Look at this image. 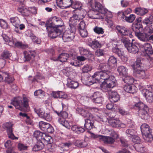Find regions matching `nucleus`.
Here are the masks:
<instances>
[{
  "instance_id": "obj_19",
  "label": "nucleus",
  "mask_w": 153,
  "mask_h": 153,
  "mask_svg": "<svg viewBox=\"0 0 153 153\" xmlns=\"http://www.w3.org/2000/svg\"><path fill=\"white\" fill-rule=\"evenodd\" d=\"M92 10L102 14L105 13V8L103 7L100 3H96L94 6L92 7Z\"/></svg>"
},
{
  "instance_id": "obj_55",
  "label": "nucleus",
  "mask_w": 153,
  "mask_h": 153,
  "mask_svg": "<svg viewBox=\"0 0 153 153\" xmlns=\"http://www.w3.org/2000/svg\"><path fill=\"white\" fill-rule=\"evenodd\" d=\"M48 123L42 121L39 123V126L40 129L44 131L46 127H48Z\"/></svg>"
},
{
  "instance_id": "obj_17",
  "label": "nucleus",
  "mask_w": 153,
  "mask_h": 153,
  "mask_svg": "<svg viewBox=\"0 0 153 153\" xmlns=\"http://www.w3.org/2000/svg\"><path fill=\"white\" fill-rule=\"evenodd\" d=\"M10 22L15 27V30L17 33L19 32V30H17L19 27V25L20 23L19 19L17 17H12L10 19Z\"/></svg>"
},
{
  "instance_id": "obj_61",
  "label": "nucleus",
  "mask_w": 153,
  "mask_h": 153,
  "mask_svg": "<svg viewBox=\"0 0 153 153\" xmlns=\"http://www.w3.org/2000/svg\"><path fill=\"white\" fill-rule=\"evenodd\" d=\"M7 132L9 138L12 140L17 139H18L17 137L15 136L14 134L13 133V130H10V131Z\"/></svg>"
},
{
  "instance_id": "obj_7",
  "label": "nucleus",
  "mask_w": 153,
  "mask_h": 153,
  "mask_svg": "<svg viewBox=\"0 0 153 153\" xmlns=\"http://www.w3.org/2000/svg\"><path fill=\"white\" fill-rule=\"evenodd\" d=\"M72 0H56L57 6L62 8H67L72 5Z\"/></svg>"
},
{
  "instance_id": "obj_2",
  "label": "nucleus",
  "mask_w": 153,
  "mask_h": 153,
  "mask_svg": "<svg viewBox=\"0 0 153 153\" xmlns=\"http://www.w3.org/2000/svg\"><path fill=\"white\" fill-rule=\"evenodd\" d=\"M54 112L60 117L58 119V122L65 127L68 129L71 128L73 131L78 134L83 133L85 131L84 128L76 125H72L71 123L68 122L65 120L68 115L66 112L62 110H55Z\"/></svg>"
},
{
  "instance_id": "obj_42",
  "label": "nucleus",
  "mask_w": 153,
  "mask_h": 153,
  "mask_svg": "<svg viewBox=\"0 0 153 153\" xmlns=\"http://www.w3.org/2000/svg\"><path fill=\"white\" fill-rule=\"evenodd\" d=\"M45 133L40 131H36L34 132V136L36 139L38 141L39 140H42L43 136Z\"/></svg>"
},
{
  "instance_id": "obj_62",
  "label": "nucleus",
  "mask_w": 153,
  "mask_h": 153,
  "mask_svg": "<svg viewBox=\"0 0 153 153\" xmlns=\"http://www.w3.org/2000/svg\"><path fill=\"white\" fill-rule=\"evenodd\" d=\"M12 143L10 140H7L4 143V146L5 147L7 148L8 149H10L12 147Z\"/></svg>"
},
{
  "instance_id": "obj_28",
  "label": "nucleus",
  "mask_w": 153,
  "mask_h": 153,
  "mask_svg": "<svg viewBox=\"0 0 153 153\" xmlns=\"http://www.w3.org/2000/svg\"><path fill=\"white\" fill-rule=\"evenodd\" d=\"M144 95L147 101L149 103L152 102L153 100V95L152 92L147 89L144 90Z\"/></svg>"
},
{
  "instance_id": "obj_23",
  "label": "nucleus",
  "mask_w": 153,
  "mask_h": 153,
  "mask_svg": "<svg viewBox=\"0 0 153 153\" xmlns=\"http://www.w3.org/2000/svg\"><path fill=\"white\" fill-rule=\"evenodd\" d=\"M45 146L44 144L41 140L38 141L33 148V150L35 152L39 151L42 149Z\"/></svg>"
},
{
  "instance_id": "obj_58",
  "label": "nucleus",
  "mask_w": 153,
  "mask_h": 153,
  "mask_svg": "<svg viewBox=\"0 0 153 153\" xmlns=\"http://www.w3.org/2000/svg\"><path fill=\"white\" fill-rule=\"evenodd\" d=\"M105 13H102V14L103 15V17L105 18H111L112 16V15L111 12L108 11L105 8Z\"/></svg>"
},
{
  "instance_id": "obj_22",
  "label": "nucleus",
  "mask_w": 153,
  "mask_h": 153,
  "mask_svg": "<svg viewBox=\"0 0 153 153\" xmlns=\"http://www.w3.org/2000/svg\"><path fill=\"white\" fill-rule=\"evenodd\" d=\"M69 57V55L66 53H62L60 54L56 59L53 60L54 61H59L62 62H66Z\"/></svg>"
},
{
  "instance_id": "obj_13",
  "label": "nucleus",
  "mask_w": 153,
  "mask_h": 153,
  "mask_svg": "<svg viewBox=\"0 0 153 153\" xmlns=\"http://www.w3.org/2000/svg\"><path fill=\"white\" fill-rule=\"evenodd\" d=\"M108 95L109 100L111 102H117L120 100V96L115 91H110Z\"/></svg>"
},
{
  "instance_id": "obj_59",
  "label": "nucleus",
  "mask_w": 153,
  "mask_h": 153,
  "mask_svg": "<svg viewBox=\"0 0 153 153\" xmlns=\"http://www.w3.org/2000/svg\"><path fill=\"white\" fill-rule=\"evenodd\" d=\"M91 70V67L88 65H85L82 69V71L84 73H87L88 71H90Z\"/></svg>"
},
{
  "instance_id": "obj_6",
  "label": "nucleus",
  "mask_w": 153,
  "mask_h": 153,
  "mask_svg": "<svg viewBox=\"0 0 153 153\" xmlns=\"http://www.w3.org/2000/svg\"><path fill=\"white\" fill-rule=\"evenodd\" d=\"M134 106L138 109L139 115L142 119L147 120L149 116L148 114L149 108L148 106L141 102H139L134 105Z\"/></svg>"
},
{
  "instance_id": "obj_25",
  "label": "nucleus",
  "mask_w": 153,
  "mask_h": 153,
  "mask_svg": "<svg viewBox=\"0 0 153 153\" xmlns=\"http://www.w3.org/2000/svg\"><path fill=\"white\" fill-rule=\"evenodd\" d=\"M14 45L17 48L22 49H25L28 47L27 44H23L20 42H15L14 40H13L10 43V45L13 46Z\"/></svg>"
},
{
  "instance_id": "obj_18",
  "label": "nucleus",
  "mask_w": 153,
  "mask_h": 153,
  "mask_svg": "<svg viewBox=\"0 0 153 153\" xmlns=\"http://www.w3.org/2000/svg\"><path fill=\"white\" fill-rule=\"evenodd\" d=\"M74 35L70 33L68 31H66L63 33L62 38L64 42H70L74 38Z\"/></svg>"
},
{
  "instance_id": "obj_29",
  "label": "nucleus",
  "mask_w": 153,
  "mask_h": 153,
  "mask_svg": "<svg viewBox=\"0 0 153 153\" xmlns=\"http://www.w3.org/2000/svg\"><path fill=\"white\" fill-rule=\"evenodd\" d=\"M127 49L128 52L134 54L137 53L139 51V49L138 47L132 43L130 46L128 47Z\"/></svg>"
},
{
  "instance_id": "obj_30",
  "label": "nucleus",
  "mask_w": 153,
  "mask_h": 153,
  "mask_svg": "<svg viewBox=\"0 0 153 153\" xmlns=\"http://www.w3.org/2000/svg\"><path fill=\"white\" fill-rule=\"evenodd\" d=\"M142 23L147 26H152L153 24V15L145 18L143 20Z\"/></svg>"
},
{
  "instance_id": "obj_46",
  "label": "nucleus",
  "mask_w": 153,
  "mask_h": 153,
  "mask_svg": "<svg viewBox=\"0 0 153 153\" xmlns=\"http://www.w3.org/2000/svg\"><path fill=\"white\" fill-rule=\"evenodd\" d=\"M121 41L123 43L125 47L126 48L132 43L128 39L125 37L122 38Z\"/></svg>"
},
{
  "instance_id": "obj_38",
  "label": "nucleus",
  "mask_w": 153,
  "mask_h": 153,
  "mask_svg": "<svg viewBox=\"0 0 153 153\" xmlns=\"http://www.w3.org/2000/svg\"><path fill=\"white\" fill-rule=\"evenodd\" d=\"M100 71V74H101V77L102 80H103L104 81H102V82H105L109 78V76H111L110 75L111 74V73H108V72H104L103 71Z\"/></svg>"
},
{
  "instance_id": "obj_44",
  "label": "nucleus",
  "mask_w": 153,
  "mask_h": 153,
  "mask_svg": "<svg viewBox=\"0 0 153 153\" xmlns=\"http://www.w3.org/2000/svg\"><path fill=\"white\" fill-rule=\"evenodd\" d=\"M82 5L81 2L78 1L72 2V5H71L72 7L74 9L79 10H80Z\"/></svg>"
},
{
  "instance_id": "obj_60",
  "label": "nucleus",
  "mask_w": 153,
  "mask_h": 153,
  "mask_svg": "<svg viewBox=\"0 0 153 153\" xmlns=\"http://www.w3.org/2000/svg\"><path fill=\"white\" fill-rule=\"evenodd\" d=\"M143 128V130H141V131L142 134L143 135H146L149 134L151 133L152 130L150 128V127L148 128H146V129Z\"/></svg>"
},
{
  "instance_id": "obj_24",
  "label": "nucleus",
  "mask_w": 153,
  "mask_h": 153,
  "mask_svg": "<svg viewBox=\"0 0 153 153\" xmlns=\"http://www.w3.org/2000/svg\"><path fill=\"white\" fill-rule=\"evenodd\" d=\"M3 75L4 77V82L8 84H10L13 83L14 80V79L13 77L10 75L7 72L3 73Z\"/></svg>"
},
{
  "instance_id": "obj_12",
  "label": "nucleus",
  "mask_w": 153,
  "mask_h": 153,
  "mask_svg": "<svg viewBox=\"0 0 153 153\" xmlns=\"http://www.w3.org/2000/svg\"><path fill=\"white\" fill-rule=\"evenodd\" d=\"M105 83V86L108 89L115 87L117 83V82L114 76H111L106 81Z\"/></svg>"
},
{
  "instance_id": "obj_57",
  "label": "nucleus",
  "mask_w": 153,
  "mask_h": 153,
  "mask_svg": "<svg viewBox=\"0 0 153 153\" xmlns=\"http://www.w3.org/2000/svg\"><path fill=\"white\" fill-rule=\"evenodd\" d=\"M4 125L7 129V132L10 131V130H12L13 124L11 122L6 123Z\"/></svg>"
},
{
  "instance_id": "obj_50",
  "label": "nucleus",
  "mask_w": 153,
  "mask_h": 153,
  "mask_svg": "<svg viewBox=\"0 0 153 153\" xmlns=\"http://www.w3.org/2000/svg\"><path fill=\"white\" fill-rule=\"evenodd\" d=\"M95 55L98 57L104 56L105 54V51L103 49H98L96 50L95 52Z\"/></svg>"
},
{
  "instance_id": "obj_43",
  "label": "nucleus",
  "mask_w": 153,
  "mask_h": 153,
  "mask_svg": "<svg viewBox=\"0 0 153 153\" xmlns=\"http://www.w3.org/2000/svg\"><path fill=\"white\" fill-rule=\"evenodd\" d=\"M17 10L23 16H26L28 15V10L27 9L24 7L21 6L19 7Z\"/></svg>"
},
{
  "instance_id": "obj_47",
  "label": "nucleus",
  "mask_w": 153,
  "mask_h": 153,
  "mask_svg": "<svg viewBox=\"0 0 153 153\" xmlns=\"http://www.w3.org/2000/svg\"><path fill=\"white\" fill-rule=\"evenodd\" d=\"M45 92L41 89L37 90L34 92V95L35 96H38L40 98H42L45 95Z\"/></svg>"
},
{
  "instance_id": "obj_36",
  "label": "nucleus",
  "mask_w": 153,
  "mask_h": 153,
  "mask_svg": "<svg viewBox=\"0 0 153 153\" xmlns=\"http://www.w3.org/2000/svg\"><path fill=\"white\" fill-rule=\"evenodd\" d=\"M88 15L90 18L93 19H99L100 17L98 12H95L93 10L88 12Z\"/></svg>"
},
{
  "instance_id": "obj_64",
  "label": "nucleus",
  "mask_w": 153,
  "mask_h": 153,
  "mask_svg": "<svg viewBox=\"0 0 153 153\" xmlns=\"http://www.w3.org/2000/svg\"><path fill=\"white\" fill-rule=\"evenodd\" d=\"M132 141L134 143L138 144L140 143V139L138 136L135 135L132 137Z\"/></svg>"
},
{
  "instance_id": "obj_3",
  "label": "nucleus",
  "mask_w": 153,
  "mask_h": 153,
  "mask_svg": "<svg viewBox=\"0 0 153 153\" xmlns=\"http://www.w3.org/2000/svg\"><path fill=\"white\" fill-rule=\"evenodd\" d=\"M77 113L82 116L87 118L85 120L84 126L87 129L91 130L94 127V121L93 120L94 117L93 115L88 111L83 109L82 108H77L76 110Z\"/></svg>"
},
{
  "instance_id": "obj_9",
  "label": "nucleus",
  "mask_w": 153,
  "mask_h": 153,
  "mask_svg": "<svg viewBox=\"0 0 153 153\" xmlns=\"http://www.w3.org/2000/svg\"><path fill=\"white\" fill-rule=\"evenodd\" d=\"M90 97L93 102L95 103H101L102 101V95L101 93L99 92H94Z\"/></svg>"
},
{
  "instance_id": "obj_34",
  "label": "nucleus",
  "mask_w": 153,
  "mask_h": 153,
  "mask_svg": "<svg viewBox=\"0 0 153 153\" xmlns=\"http://www.w3.org/2000/svg\"><path fill=\"white\" fill-rule=\"evenodd\" d=\"M148 12V10L144 8L137 7L135 9V13L139 15L143 16L145 15Z\"/></svg>"
},
{
  "instance_id": "obj_52",
  "label": "nucleus",
  "mask_w": 153,
  "mask_h": 153,
  "mask_svg": "<svg viewBox=\"0 0 153 153\" xmlns=\"http://www.w3.org/2000/svg\"><path fill=\"white\" fill-rule=\"evenodd\" d=\"M126 133L128 137L132 138L135 135L136 132L135 130L132 129H128L126 130Z\"/></svg>"
},
{
  "instance_id": "obj_53",
  "label": "nucleus",
  "mask_w": 153,
  "mask_h": 153,
  "mask_svg": "<svg viewBox=\"0 0 153 153\" xmlns=\"http://www.w3.org/2000/svg\"><path fill=\"white\" fill-rule=\"evenodd\" d=\"M143 137L144 139L147 142H150L153 140V137L151 133L143 135Z\"/></svg>"
},
{
  "instance_id": "obj_10",
  "label": "nucleus",
  "mask_w": 153,
  "mask_h": 153,
  "mask_svg": "<svg viewBox=\"0 0 153 153\" xmlns=\"http://www.w3.org/2000/svg\"><path fill=\"white\" fill-rule=\"evenodd\" d=\"M118 31L123 35L129 36L130 38L133 37L131 32L129 29L122 26H117L116 27Z\"/></svg>"
},
{
  "instance_id": "obj_15",
  "label": "nucleus",
  "mask_w": 153,
  "mask_h": 153,
  "mask_svg": "<svg viewBox=\"0 0 153 153\" xmlns=\"http://www.w3.org/2000/svg\"><path fill=\"white\" fill-rule=\"evenodd\" d=\"M110 120L109 121V123L112 127L115 128L121 127V125L123 124L121 123L120 120L117 119H115L114 117H110Z\"/></svg>"
},
{
  "instance_id": "obj_8",
  "label": "nucleus",
  "mask_w": 153,
  "mask_h": 153,
  "mask_svg": "<svg viewBox=\"0 0 153 153\" xmlns=\"http://www.w3.org/2000/svg\"><path fill=\"white\" fill-rule=\"evenodd\" d=\"M92 136L94 138H99L100 139L102 140L105 143L112 144L115 142V140L111 137L97 135L94 134Z\"/></svg>"
},
{
  "instance_id": "obj_63",
  "label": "nucleus",
  "mask_w": 153,
  "mask_h": 153,
  "mask_svg": "<svg viewBox=\"0 0 153 153\" xmlns=\"http://www.w3.org/2000/svg\"><path fill=\"white\" fill-rule=\"evenodd\" d=\"M2 37L4 41L8 43L9 45H10V43L13 40L12 39L9 38V37L5 34L3 35Z\"/></svg>"
},
{
  "instance_id": "obj_45",
  "label": "nucleus",
  "mask_w": 153,
  "mask_h": 153,
  "mask_svg": "<svg viewBox=\"0 0 153 153\" xmlns=\"http://www.w3.org/2000/svg\"><path fill=\"white\" fill-rule=\"evenodd\" d=\"M115 46V47L112 49L113 52L116 54L119 57H121L123 56V52L118 48L117 45Z\"/></svg>"
},
{
  "instance_id": "obj_4",
  "label": "nucleus",
  "mask_w": 153,
  "mask_h": 153,
  "mask_svg": "<svg viewBox=\"0 0 153 153\" xmlns=\"http://www.w3.org/2000/svg\"><path fill=\"white\" fill-rule=\"evenodd\" d=\"M28 99L25 97L23 100L20 98H14L11 100V104L14 105L17 109L26 112L28 111L29 107Z\"/></svg>"
},
{
  "instance_id": "obj_41",
  "label": "nucleus",
  "mask_w": 153,
  "mask_h": 153,
  "mask_svg": "<svg viewBox=\"0 0 153 153\" xmlns=\"http://www.w3.org/2000/svg\"><path fill=\"white\" fill-rule=\"evenodd\" d=\"M89 45L94 49L100 48L101 46V44L98 41L96 40L90 42Z\"/></svg>"
},
{
  "instance_id": "obj_5",
  "label": "nucleus",
  "mask_w": 153,
  "mask_h": 153,
  "mask_svg": "<svg viewBox=\"0 0 153 153\" xmlns=\"http://www.w3.org/2000/svg\"><path fill=\"white\" fill-rule=\"evenodd\" d=\"M141 64L140 58H138L132 67L134 69V75L136 77L143 79L145 77L146 74L145 71L141 69Z\"/></svg>"
},
{
  "instance_id": "obj_11",
  "label": "nucleus",
  "mask_w": 153,
  "mask_h": 153,
  "mask_svg": "<svg viewBox=\"0 0 153 153\" xmlns=\"http://www.w3.org/2000/svg\"><path fill=\"white\" fill-rule=\"evenodd\" d=\"M24 54V61H29L31 60L32 61L34 60V58L35 56L36 53L33 51H24L23 53Z\"/></svg>"
},
{
  "instance_id": "obj_16",
  "label": "nucleus",
  "mask_w": 153,
  "mask_h": 153,
  "mask_svg": "<svg viewBox=\"0 0 153 153\" xmlns=\"http://www.w3.org/2000/svg\"><path fill=\"white\" fill-rule=\"evenodd\" d=\"M140 47L143 48L145 53L148 55H152L153 54L152 48L150 43H145L141 45Z\"/></svg>"
},
{
  "instance_id": "obj_26",
  "label": "nucleus",
  "mask_w": 153,
  "mask_h": 153,
  "mask_svg": "<svg viewBox=\"0 0 153 153\" xmlns=\"http://www.w3.org/2000/svg\"><path fill=\"white\" fill-rule=\"evenodd\" d=\"M135 35L140 40L143 41H148V35L147 33H141V31L137 32L135 34Z\"/></svg>"
},
{
  "instance_id": "obj_35",
  "label": "nucleus",
  "mask_w": 153,
  "mask_h": 153,
  "mask_svg": "<svg viewBox=\"0 0 153 153\" xmlns=\"http://www.w3.org/2000/svg\"><path fill=\"white\" fill-rule=\"evenodd\" d=\"M41 140L43 143H51L53 142V139L52 137L49 135H46L45 133L44 134V136H43L42 140Z\"/></svg>"
},
{
  "instance_id": "obj_1",
  "label": "nucleus",
  "mask_w": 153,
  "mask_h": 153,
  "mask_svg": "<svg viewBox=\"0 0 153 153\" xmlns=\"http://www.w3.org/2000/svg\"><path fill=\"white\" fill-rule=\"evenodd\" d=\"M46 24L48 35L52 39L60 35L65 29L62 20L60 18L56 16L50 18Z\"/></svg>"
},
{
  "instance_id": "obj_37",
  "label": "nucleus",
  "mask_w": 153,
  "mask_h": 153,
  "mask_svg": "<svg viewBox=\"0 0 153 153\" xmlns=\"http://www.w3.org/2000/svg\"><path fill=\"white\" fill-rule=\"evenodd\" d=\"M123 80V81L128 84H132L134 82V79L131 76H125L122 77Z\"/></svg>"
},
{
  "instance_id": "obj_51",
  "label": "nucleus",
  "mask_w": 153,
  "mask_h": 153,
  "mask_svg": "<svg viewBox=\"0 0 153 153\" xmlns=\"http://www.w3.org/2000/svg\"><path fill=\"white\" fill-rule=\"evenodd\" d=\"M35 112L40 117H44L45 112H44L40 108H36L34 109Z\"/></svg>"
},
{
  "instance_id": "obj_14",
  "label": "nucleus",
  "mask_w": 153,
  "mask_h": 153,
  "mask_svg": "<svg viewBox=\"0 0 153 153\" xmlns=\"http://www.w3.org/2000/svg\"><path fill=\"white\" fill-rule=\"evenodd\" d=\"M79 50L81 55L85 56L86 57L89 59H94V55L88 50L82 47H79Z\"/></svg>"
},
{
  "instance_id": "obj_31",
  "label": "nucleus",
  "mask_w": 153,
  "mask_h": 153,
  "mask_svg": "<svg viewBox=\"0 0 153 153\" xmlns=\"http://www.w3.org/2000/svg\"><path fill=\"white\" fill-rule=\"evenodd\" d=\"M78 83L77 82L71 80L69 78L68 79L67 85L68 87L71 88L75 89L78 86Z\"/></svg>"
},
{
  "instance_id": "obj_40",
  "label": "nucleus",
  "mask_w": 153,
  "mask_h": 153,
  "mask_svg": "<svg viewBox=\"0 0 153 153\" xmlns=\"http://www.w3.org/2000/svg\"><path fill=\"white\" fill-rule=\"evenodd\" d=\"M121 18L126 21L129 22H132L135 18V16L134 14H131L129 16L127 17L126 15L121 16Z\"/></svg>"
},
{
  "instance_id": "obj_33",
  "label": "nucleus",
  "mask_w": 153,
  "mask_h": 153,
  "mask_svg": "<svg viewBox=\"0 0 153 153\" xmlns=\"http://www.w3.org/2000/svg\"><path fill=\"white\" fill-rule=\"evenodd\" d=\"M117 71L119 73L120 75L123 76H125L127 74V69L124 66H119Z\"/></svg>"
},
{
  "instance_id": "obj_48",
  "label": "nucleus",
  "mask_w": 153,
  "mask_h": 153,
  "mask_svg": "<svg viewBox=\"0 0 153 153\" xmlns=\"http://www.w3.org/2000/svg\"><path fill=\"white\" fill-rule=\"evenodd\" d=\"M108 63L111 67H114L117 63L116 59L113 56H111L108 59Z\"/></svg>"
},
{
  "instance_id": "obj_39",
  "label": "nucleus",
  "mask_w": 153,
  "mask_h": 153,
  "mask_svg": "<svg viewBox=\"0 0 153 153\" xmlns=\"http://www.w3.org/2000/svg\"><path fill=\"white\" fill-rule=\"evenodd\" d=\"M11 55V53L10 52L4 50L1 54L0 57H1L2 59H8L10 57Z\"/></svg>"
},
{
  "instance_id": "obj_21",
  "label": "nucleus",
  "mask_w": 153,
  "mask_h": 153,
  "mask_svg": "<svg viewBox=\"0 0 153 153\" xmlns=\"http://www.w3.org/2000/svg\"><path fill=\"white\" fill-rule=\"evenodd\" d=\"M124 89L126 92L132 94L136 92L137 90L136 87L131 84L126 85L124 87Z\"/></svg>"
},
{
  "instance_id": "obj_32",
  "label": "nucleus",
  "mask_w": 153,
  "mask_h": 153,
  "mask_svg": "<svg viewBox=\"0 0 153 153\" xmlns=\"http://www.w3.org/2000/svg\"><path fill=\"white\" fill-rule=\"evenodd\" d=\"M143 28L142 25L141 23H136L133 24L132 26V29L134 32L135 34L137 32H139L142 30Z\"/></svg>"
},
{
  "instance_id": "obj_27",
  "label": "nucleus",
  "mask_w": 153,
  "mask_h": 153,
  "mask_svg": "<svg viewBox=\"0 0 153 153\" xmlns=\"http://www.w3.org/2000/svg\"><path fill=\"white\" fill-rule=\"evenodd\" d=\"M92 78L95 83L102 82L100 71L95 73L94 75L92 76Z\"/></svg>"
},
{
  "instance_id": "obj_20",
  "label": "nucleus",
  "mask_w": 153,
  "mask_h": 153,
  "mask_svg": "<svg viewBox=\"0 0 153 153\" xmlns=\"http://www.w3.org/2000/svg\"><path fill=\"white\" fill-rule=\"evenodd\" d=\"M111 67L108 63H102L100 64L99 68L101 70V71L108 72V73H111Z\"/></svg>"
},
{
  "instance_id": "obj_49",
  "label": "nucleus",
  "mask_w": 153,
  "mask_h": 153,
  "mask_svg": "<svg viewBox=\"0 0 153 153\" xmlns=\"http://www.w3.org/2000/svg\"><path fill=\"white\" fill-rule=\"evenodd\" d=\"M75 145L76 146L80 148L84 147L87 146L86 143L85 141L80 140L76 141Z\"/></svg>"
},
{
  "instance_id": "obj_56",
  "label": "nucleus",
  "mask_w": 153,
  "mask_h": 153,
  "mask_svg": "<svg viewBox=\"0 0 153 153\" xmlns=\"http://www.w3.org/2000/svg\"><path fill=\"white\" fill-rule=\"evenodd\" d=\"M79 30L80 35L82 37H86L87 36L88 33L86 28L83 29H80V30Z\"/></svg>"
},
{
  "instance_id": "obj_54",
  "label": "nucleus",
  "mask_w": 153,
  "mask_h": 153,
  "mask_svg": "<svg viewBox=\"0 0 153 153\" xmlns=\"http://www.w3.org/2000/svg\"><path fill=\"white\" fill-rule=\"evenodd\" d=\"M94 31L95 33L98 34H102L104 33L103 29L102 27L97 26H96L94 28Z\"/></svg>"
}]
</instances>
